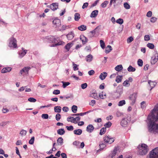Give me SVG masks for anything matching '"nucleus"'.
Returning <instances> with one entry per match:
<instances>
[{
  "label": "nucleus",
  "mask_w": 158,
  "mask_h": 158,
  "mask_svg": "<svg viewBox=\"0 0 158 158\" xmlns=\"http://www.w3.org/2000/svg\"><path fill=\"white\" fill-rule=\"evenodd\" d=\"M122 76H118L116 77L115 81L117 83H119L122 81Z\"/></svg>",
  "instance_id": "obj_32"
},
{
  "label": "nucleus",
  "mask_w": 158,
  "mask_h": 158,
  "mask_svg": "<svg viewBox=\"0 0 158 158\" xmlns=\"http://www.w3.org/2000/svg\"><path fill=\"white\" fill-rule=\"evenodd\" d=\"M99 97L100 98L104 99L106 98V94L103 92H102L101 93H100Z\"/></svg>",
  "instance_id": "obj_34"
},
{
  "label": "nucleus",
  "mask_w": 158,
  "mask_h": 158,
  "mask_svg": "<svg viewBox=\"0 0 158 158\" xmlns=\"http://www.w3.org/2000/svg\"><path fill=\"white\" fill-rule=\"evenodd\" d=\"M82 130L81 129H78L75 130L73 131L74 133L77 135H80L82 133Z\"/></svg>",
  "instance_id": "obj_29"
},
{
  "label": "nucleus",
  "mask_w": 158,
  "mask_h": 158,
  "mask_svg": "<svg viewBox=\"0 0 158 158\" xmlns=\"http://www.w3.org/2000/svg\"><path fill=\"white\" fill-rule=\"evenodd\" d=\"M47 7L50 8L52 10L55 11L58 8V3H53L50 6H48Z\"/></svg>",
  "instance_id": "obj_8"
},
{
  "label": "nucleus",
  "mask_w": 158,
  "mask_h": 158,
  "mask_svg": "<svg viewBox=\"0 0 158 158\" xmlns=\"http://www.w3.org/2000/svg\"><path fill=\"white\" fill-rule=\"evenodd\" d=\"M147 119L148 121V131L152 133L158 134V111L156 116L152 113L151 115L148 116Z\"/></svg>",
  "instance_id": "obj_1"
},
{
  "label": "nucleus",
  "mask_w": 158,
  "mask_h": 158,
  "mask_svg": "<svg viewBox=\"0 0 158 158\" xmlns=\"http://www.w3.org/2000/svg\"><path fill=\"white\" fill-rule=\"evenodd\" d=\"M22 49L23 51L19 53V57L20 58H22L27 53V50L24 49L23 48H22Z\"/></svg>",
  "instance_id": "obj_14"
},
{
  "label": "nucleus",
  "mask_w": 158,
  "mask_h": 158,
  "mask_svg": "<svg viewBox=\"0 0 158 158\" xmlns=\"http://www.w3.org/2000/svg\"><path fill=\"white\" fill-rule=\"evenodd\" d=\"M158 59V55H157L156 57V56L155 57H152L151 60V63L152 64H154L157 61Z\"/></svg>",
  "instance_id": "obj_24"
},
{
  "label": "nucleus",
  "mask_w": 158,
  "mask_h": 158,
  "mask_svg": "<svg viewBox=\"0 0 158 158\" xmlns=\"http://www.w3.org/2000/svg\"><path fill=\"white\" fill-rule=\"evenodd\" d=\"M106 131V127H103L101 128L100 130L99 134L100 135H102L104 134Z\"/></svg>",
  "instance_id": "obj_38"
},
{
  "label": "nucleus",
  "mask_w": 158,
  "mask_h": 158,
  "mask_svg": "<svg viewBox=\"0 0 158 158\" xmlns=\"http://www.w3.org/2000/svg\"><path fill=\"white\" fill-rule=\"evenodd\" d=\"M138 153L140 155H145L148 151L147 145L144 143L139 145L138 147Z\"/></svg>",
  "instance_id": "obj_2"
},
{
  "label": "nucleus",
  "mask_w": 158,
  "mask_h": 158,
  "mask_svg": "<svg viewBox=\"0 0 158 158\" xmlns=\"http://www.w3.org/2000/svg\"><path fill=\"white\" fill-rule=\"evenodd\" d=\"M137 97V94L135 93H134L130 96L129 97V98L132 101L131 102V104L133 105L135 104Z\"/></svg>",
  "instance_id": "obj_7"
},
{
  "label": "nucleus",
  "mask_w": 158,
  "mask_h": 158,
  "mask_svg": "<svg viewBox=\"0 0 158 158\" xmlns=\"http://www.w3.org/2000/svg\"><path fill=\"white\" fill-rule=\"evenodd\" d=\"M61 107L59 106H56L54 107V111L55 112L59 113L60 112Z\"/></svg>",
  "instance_id": "obj_25"
},
{
  "label": "nucleus",
  "mask_w": 158,
  "mask_h": 158,
  "mask_svg": "<svg viewBox=\"0 0 158 158\" xmlns=\"http://www.w3.org/2000/svg\"><path fill=\"white\" fill-rule=\"evenodd\" d=\"M80 15L78 13H75L74 15V19L76 21H78L80 18Z\"/></svg>",
  "instance_id": "obj_36"
},
{
  "label": "nucleus",
  "mask_w": 158,
  "mask_h": 158,
  "mask_svg": "<svg viewBox=\"0 0 158 158\" xmlns=\"http://www.w3.org/2000/svg\"><path fill=\"white\" fill-rule=\"evenodd\" d=\"M74 34L73 31H71L69 32L67 35V37L68 40H71L74 37Z\"/></svg>",
  "instance_id": "obj_15"
},
{
  "label": "nucleus",
  "mask_w": 158,
  "mask_h": 158,
  "mask_svg": "<svg viewBox=\"0 0 158 158\" xmlns=\"http://www.w3.org/2000/svg\"><path fill=\"white\" fill-rule=\"evenodd\" d=\"M27 133V131L26 130L22 129L21 130L20 134L22 136H25Z\"/></svg>",
  "instance_id": "obj_43"
},
{
  "label": "nucleus",
  "mask_w": 158,
  "mask_h": 158,
  "mask_svg": "<svg viewBox=\"0 0 158 158\" xmlns=\"http://www.w3.org/2000/svg\"><path fill=\"white\" fill-rule=\"evenodd\" d=\"M78 29L81 31H84L86 29V27L85 25H81L78 27Z\"/></svg>",
  "instance_id": "obj_35"
},
{
  "label": "nucleus",
  "mask_w": 158,
  "mask_h": 158,
  "mask_svg": "<svg viewBox=\"0 0 158 158\" xmlns=\"http://www.w3.org/2000/svg\"><path fill=\"white\" fill-rule=\"evenodd\" d=\"M109 2L108 1H105L101 4V6L102 8H105L108 4Z\"/></svg>",
  "instance_id": "obj_45"
},
{
  "label": "nucleus",
  "mask_w": 158,
  "mask_h": 158,
  "mask_svg": "<svg viewBox=\"0 0 158 158\" xmlns=\"http://www.w3.org/2000/svg\"><path fill=\"white\" fill-rule=\"evenodd\" d=\"M58 145H62L63 143V139L61 137H59L57 140Z\"/></svg>",
  "instance_id": "obj_27"
},
{
  "label": "nucleus",
  "mask_w": 158,
  "mask_h": 158,
  "mask_svg": "<svg viewBox=\"0 0 158 158\" xmlns=\"http://www.w3.org/2000/svg\"><path fill=\"white\" fill-rule=\"evenodd\" d=\"M31 68L29 67H25L20 70V73L21 75H24V73L28 74V71Z\"/></svg>",
  "instance_id": "obj_9"
},
{
  "label": "nucleus",
  "mask_w": 158,
  "mask_h": 158,
  "mask_svg": "<svg viewBox=\"0 0 158 158\" xmlns=\"http://www.w3.org/2000/svg\"><path fill=\"white\" fill-rule=\"evenodd\" d=\"M147 46L151 49H153L154 48V45L152 43H148L147 44Z\"/></svg>",
  "instance_id": "obj_46"
},
{
  "label": "nucleus",
  "mask_w": 158,
  "mask_h": 158,
  "mask_svg": "<svg viewBox=\"0 0 158 158\" xmlns=\"http://www.w3.org/2000/svg\"><path fill=\"white\" fill-rule=\"evenodd\" d=\"M63 84L62 86L64 88H65L67 86L70 84V83L69 82H64L62 81L61 82Z\"/></svg>",
  "instance_id": "obj_39"
},
{
  "label": "nucleus",
  "mask_w": 158,
  "mask_h": 158,
  "mask_svg": "<svg viewBox=\"0 0 158 158\" xmlns=\"http://www.w3.org/2000/svg\"><path fill=\"white\" fill-rule=\"evenodd\" d=\"M123 6L124 7L127 9H128L130 8V5L127 2L124 3L123 4Z\"/></svg>",
  "instance_id": "obj_48"
},
{
  "label": "nucleus",
  "mask_w": 158,
  "mask_h": 158,
  "mask_svg": "<svg viewBox=\"0 0 158 158\" xmlns=\"http://www.w3.org/2000/svg\"><path fill=\"white\" fill-rule=\"evenodd\" d=\"M127 120L125 119H123L121 122V125L123 127H126L127 124Z\"/></svg>",
  "instance_id": "obj_22"
},
{
  "label": "nucleus",
  "mask_w": 158,
  "mask_h": 158,
  "mask_svg": "<svg viewBox=\"0 0 158 158\" xmlns=\"http://www.w3.org/2000/svg\"><path fill=\"white\" fill-rule=\"evenodd\" d=\"M12 69L11 68L9 67H5L2 69L1 71V72L2 73H6L11 71Z\"/></svg>",
  "instance_id": "obj_17"
},
{
  "label": "nucleus",
  "mask_w": 158,
  "mask_h": 158,
  "mask_svg": "<svg viewBox=\"0 0 158 158\" xmlns=\"http://www.w3.org/2000/svg\"><path fill=\"white\" fill-rule=\"evenodd\" d=\"M80 39L82 41V44H85L86 42L88 41L87 38L84 35L81 36Z\"/></svg>",
  "instance_id": "obj_21"
},
{
  "label": "nucleus",
  "mask_w": 158,
  "mask_h": 158,
  "mask_svg": "<svg viewBox=\"0 0 158 158\" xmlns=\"http://www.w3.org/2000/svg\"><path fill=\"white\" fill-rule=\"evenodd\" d=\"M125 101L124 100H122L119 102L118 103V105L119 106H122L125 104Z\"/></svg>",
  "instance_id": "obj_47"
},
{
  "label": "nucleus",
  "mask_w": 158,
  "mask_h": 158,
  "mask_svg": "<svg viewBox=\"0 0 158 158\" xmlns=\"http://www.w3.org/2000/svg\"><path fill=\"white\" fill-rule=\"evenodd\" d=\"M67 120L68 122H70L74 123H77L76 118H74L73 117H68L67 118Z\"/></svg>",
  "instance_id": "obj_13"
},
{
  "label": "nucleus",
  "mask_w": 158,
  "mask_h": 158,
  "mask_svg": "<svg viewBox=\"0 0 158 158\" xmlns=\"http://www.w3.org/2000/svg\"><path fill=\"white\" fill-rule=\"evenodd\" d=\"M58 38H56L55 37H54L53 40H52V43H55L56 44H53L51 46L52 47H55L58 45H62V43H63V42L61 41H60L59 42V40H58Z\"/></svg>",
  "instance_id": "obj_6"
},
{
  "label": "nucleus",
  "mask_w": 158,
  "mask_h": 158,
  "mask_svg": "<svg viewBox=\"0 0 158 158\" xmlns=\"http://www.w3.org/2000/svg\"><path fill=\"white\" fill-rule=\"evenodd\" d=\"M72 110L74 113H76L77 111V107L76 106L73 105L72 107Z\"/></svg>",
  "instance_id": "obj_40"
},
{
  "label": "nucleus",
  "mask_w": 158,
  "mask_h": 158,
  "mask_svg": "<svg viewBox=\"0 0 158 158\" xmlns=\"http://www.w3.org/2000/svg\"><path fill=\"white\" fill-rule=\"evenodd\" d=\"M116 22L120 24H122L123 23V19L119 18L116 20Z\"/></svg>",
  "instance_id": "obj_49"
},
{
  "label": "nucleus",
  "mask_w": 158,
  "mask_h": 158,
  "mask_svg": "<svg viewBox=\"0 0 158 158\" xmlns=\"http://www.w3.org/2000/svg\"><path fill=\"white\" fill-rule=\"evenodd\" d=\"M66 128L69 131H72L73 130V127L72 126H66Z\"/></svg>",
  "instance_id": "obj_55"
},
{
  "label": "nucleus",
  "mask_w": 158,
  "mask_h": 158,
  "mask_svg": "<svg viewBox=\"0 0 158 158\" xmlns=\"http://www.w3.org/2000/svg\"><path fill=\"white\" fill-rule=\"evenodd\" d=\"M115 139L114 137H111L109 135L103 137V140L105 142L110 144L113 143L114 142Z\"/></svg>",
  "instance_id": "obj_5"
},
{
  "label": "nucleus",
  "mask_w": 158,
  "mask_h": 158,
  "mask_svg": "<svg viewBox=\"0 0 158 158\" xmlns=\"http://www.w3.org/2000/svg\"><path fill=\"white\" fill-rule=\"evenodd\" d=\"M123 69V67L121 64L117 65L115 68V69L117 71H120Z\"/></svg>",
  "instance_id": "obj_30"
},
{
  "label": "nucleus",
  "mask_w": 158,
  "mask_h": 158,
  "mask_svg": "<svg viewBox=\"0 0 158 158\" xmlns=\"http://www.w3.org/2000/svg\"><path fill=\"white\" fill-rule=\"evenodd\" d=\"M35 140V137L32 136L31 137V139L29 141V143L30 144H33Z\"/></svg>",
  "instance_id": "obj_50"
},
{
  "label": "nucleus",
  "mask_w": 158,
  "mask_h": 158,
  "mask_svg": "<svg viewBox=\"0 0 158 158\" xmlns=\"http://www.w3.org/2000/svg\"><path fill=\"white\" fill-rule=\"evenodd\" d=\"M137 63L138 65L140 67L142 66L143 64V62L142 60L141 59H139L138 60Z\"/></svg>",
  "instance_id": "obj_51"
},
{
  "label": "nucleus",
  "mask_w": 158,
  "mask_h": 158,
  "mask_svg": "<svg viewBox=\"0 0 158 158\" xmlns=\"http://www.w3.org/2000/svg\"><path fill=\"white\" fill-rule=\"evenodd\" d=\"M57 132L58 134L62 135L64 134L65 131L64 129L61 128L57 130Z\"/></svg>",
  "instance_id": "obj_31"
},
{
  "label": "nucleus",
  "mask_w": 158,
  "mask_h": 158,
  "mask_svg": "<svg viewBox=\"0 0 158 158\" xmlns=\"http://www.w3.org/2000/svg\"><path fill=\"white\" fill-rule=\"evenodd\" d=\"M123 91V89L122 86H118L117 87V90L114 92V93H117L120 95L121 94H122Z\"/></svg>",
  "instance_id": "obj_16"
},
{
  "label": "nucleus",
  "mask_w": 158,
  "mask_h": 158,
  "mask_svg": "<svg viewBox=\"0 0 158 158\" xmlns=\"http://www.w3.org/2000/svg\"><path fill=\"white\" fill-rule=\"evenodd\" d=\"M141 107L142 109H143L145 107V102L143 101L141 103Z\"/></svg>",
  "instance_id": "obj_63"
},
{
  "label": "nucleus",
  "mask_w": 158,
  "mask_h": 158,
  "mask_svg": "<svg viewBox=\"0 0 158 158\" xmlns=\"http://www.w3.org/2000/svg\"><path fill=\"white\" fill-rule=\"evenodd\" d=\"M150 158H158V148H156L150 152Z\"/></svg>",
  "instance_id": "obj_3"
},
{
  "label": "nucleus",
  "mask_w": 158,
  "mask_h": 158,
  "mask_svg": "<svg viewBox=\"0 0 158 158\" xmlns=\"http://www.w3.org/2000/svg\"><path fill=\"white\" fill-rule=\"evenodd\" d=\"M61 118V115L60 114L57 113L56 116V119L57 121H59L60 120Z\"/></svg>",
  "instance_id": "obj_59"
},
{
  "label": "nucleus",
  "mask_w": 158,
  "mask_h": 158,
  "mask_svg": "<svg viewBox=\"0 0 158 158\" xmlns=\"http://www.w3.org/2000/svg\"><path fill=\"white\" fill-rule=\"evenodd\" d=\"M150 36L147 35H145L144 37V40L145 41H148L150 40Z\"/></svg>",
  "instance_id": "obj_64"
},
{
  "label": "nucleus",
  "mask_w": 158,
  "mask_h": 158,
  "mask_svg": "<svg viewBox=\"0 0 158 158\" xmlns=\"http://www.w3.org/2000/svg\"><path fill=\"white\" fill-rule=\"evenodd\" d=\"M28 101L30 102H34L36 101V100L33 98L31 97L28 99Z\"/></svg>",
  "instance_id": "obj_54"
},
{
  "label": "nucleus",
  "mask_w": 158,
  "mask_h": 158,
  "mask_svg": "<svg viewBox=\"0 0 158 158\" xmlns=\"http://www.w3.org/2000/svg\"><path fill=\"white\" fill-rule=\"evenodd\" d=\"M148 83L149 84L151 87V90L154 87L156 84V82L155 81H152L151 80H149L148 81Z\"/></svg>",
  "instance_id": "obj_19"
},
{
  "label": "nucleus",
  "mask_w": 158,
  "mask_h": 158,
  "mask_svg": "<svg viewBox=\"0 0 158 158\" xmlns=\"http://www.w3.org/2000/svg\"><path fill=\"white\" fill-rule=\"evenodd\" d=\"M100 43L101 47L103 49L104 48H105V44L104 41L102 40H101L100 41Z\"/></svg>",
  "instance_id": "obj_52"
},
{
  "label": "nucleus",
  "mask_w": 158,
  "mask_h": 158,
  "mask_svg": "<svg viewBox=\"0 0 158 158\" xmlns=\"http://www.w3.org/2000/svg\"><path fill=\"white\" fill-rule=\"evenodd\" d=\"M9 46L10 47L14 48H17V40L15 38L12 37L9 39Z\"/></svg>",
  "instance_id": "obj_4"
},
{
  "label": "nucleus",
  "mask_w": 158,
  "mask_h": 158,
  "mask_svg": "<svg viewBox=\"0 0 158 158\" xmlns=\"http://www.w3.org/2000/svg\"><path fill=\"white\" fill-rule=\"evenodd\" d=\"M52 23L56 27H59L61 25L60 21L59 19H55L53 20Z\"/></svg>",
  "instance_id": "obj_10"
},
{
  "label": "nucleus",
  "mask_w": 158,
  "mask_h": 158,
  "mask_svg": "<svg viewBox=\"0 0 158 158\" xmlns=\"http://www.w3.org/2000/svg\"><path fill=\"white\" fill-rule=\"evenodd\" d=\"M112 50V48L111 46L110 45H108L106 48L105 49V52L106 54L108 53Z\"/></svg>",
  "instance_id": "obj_28"
},
{
  "label": "nucleus",
  "mask_w": 158,
  "mask_h": 158,
  "mask_svg": "<svg viewBox=\"0 0 158 158\" xmlns=\"http://www.w3.org/2000/svg\"><path fill=\"white\" fill-rule=\"evenodd\" d=\"M94 129V127L92 125L89 124L86 127V130L89 133L92 132Z\"/></svg>",
  "instance_id": "obj_11"
},
{
  "label": "nucleus",
  "mask_w": 158,
  "mask_h": 158,
  "mask_svg": "<svg viewBox=\"0 0 158 158\" xmlns=\"http://www.w3.org/2000/svg\"><path fill=\"white\" fill-rule=\"evenodd\" d=\"M117 151V148L115 147L113 150L111 152V153L109 155V158H113V157L115 156L116 154Z\"/></svg>",
  "instance_id": "obj_12"
},
{
  "label": "nucleus",
  "mask_w": 158,
  "mask_h": 158,
  "mask_svg": "<svg viewBox=\"0 0 158 158\" xmlns=\"http://www.w3.org/2000/svg\"><path fill=\"white\" fill-rule=\"evenodd\" d=\"M112 125V123L110 121L108 122L107 123H105L104 125V126L105 127L109 128L111 127Z\"/></svg>",
  "instance_id": "obj_44"
},
{
  "label": "nucleus",
  "mask_w": 158,
  "mask_h": 158,
  "mask_svg": "<svg viewBox=\"0 0 158 158\" xmlns=\"http://www.w3.org/2000/svg\"><path fill=\"white\" fill-rule=\"evenodd\" d=\"M95 29H94V30L91 31L89 33V37H92L94 36V35L95 34Z\"/></svg>",
  "instance_id": "obj_41"
},
{
  "label": "nucleus",
  "mask_w": 158,
  "mask_h": 158,
  "mask_svg": "<svg viewBox=\"0 0 158 158\" xmlns=\"http://www.w3.org/2000/svg\"><path fill=\"white\" fill-rule=\"evenodd\" d=\"M56 150V149L55 147H53L52 149L50 150L48 152H47V154H52V151H55Z\"/></svg>",
  "instance_id": "obj_58"
},
{
  "label": "nucleus",
  "mask_w": 158,
  "mask_h": 158,
  "mask_svg": "<svg viewBox=\"0 0 158 158\" xmlns=\"http://www.w3.org/2000/svg\"><path fill=\"white\" fill-rule=\"evenodd\" d=\"M98 10H95L93 11L91 13L90 17L91 18H95L98 15Z\"/></svg>",
  "instance_id": "obj_18"
},
{
  "label": "nucleus",
  "mask_w": 158,
  "mask_h": 158,
  "mask_svg": "<svg viewBox=\"0 0 158 158\" xmlns=\"http://www.w3.org/2000/svg\"><path fill=\"white\" fill-rule=\"evenodd\" d=\"M60 93V90L58 89L55 90L53 92V94L55 95H57Z\"/></svg>",
  "instance_id": "obj_60"
},
{
  "label": "nucleus",
  "mask_w": 158,
  "mask_h": 158,
  "mask_svg": "<svg viewBox=\"0 0 158 158\" xmlns=\"http://www.w3.org/2000/svg\"><path fill=\"white\" fill-rule=\"evenodd\" d=\"M93 56L91 54L88 55L86 57V60L87 62H90L91 61L93 60Z\"/></svg>",
  "instance_id": "obj_23"
},
{
  "label": "nucleus",
  "mask_w": 158,
  "mask_h": 158,
  "mask_svg": "<svg viewBox=\"0 0 158 158\" xmlns=\"http://www.w3.org/2000/svg\"><path fill=\"white\" fill-rule=\"evenodd\" d=\"M133 40V38L132 36L128 37L127 40V42L128 43H130Z\"/></svg>",
  "instance_id": "obj_56"
},
{
  "label": "nucleus",
  "mask_w": 158,
  "mask_h": 158,
  "mask_svg": "<svg viewBox=\"0 0 158 158\" xmlns=\"http://www.w3.org/2000/svg\"><path fill=\"white\" fill-rule=\"evenodd\" d=\"M99 146L100 149L98 150L97 151L98 152H99L101 151V150H102L103 148H105L106 146L105 144L101 142L99 144Z\"/></svg>",
  "instance_id": "obj_33"
},
{
  "label": "nucleus",
  "mask_w": 158,
  "mask_h": 158,
  "mask_svg": "<svg viewBox=\"0 0 158 158\" xmlns=\"http://www.w3.org/2000/svg\"><path fill=\"white\" fill-rule=\"evenodd\" d=\"M73 45V44L71 43H68L65 46V48L67 50V51H69L70 48Z\"/></svg>",
  "instance_id": "obj_26"
},
{
  "label": "nucleus",
  "mask_w": 158,
  "mask_h": 158,
  "mask_svg": "<svg viewBox=\"0 0 158 158\" xmlns=\"http://www.w3.org/2000/svg\"><path fill=\"white\" fill-rule=\"evenodd\" d=\"M73 69L74 71H76L78 70L79 68L78 67H77L78 65L74 64V63L73 62Z\"/></svg>",
  "instance_id": "obj_57"
},
{
  "label": "nucleus",
  "mask_w": 158,
  "mask_h": 158,
  "mask_svg": "<svg viewBox=\"0 0 158 158\" xmlns=\"http://www.w3.org/2000/svg\"><path fill=\"white\" fill-rule=\"evenodd\" d=\"M156 111H158V104L155 106L154 108L152 110V113H153V112H155Z\"/></svg>",
  "instance_id": "obj_61"
},
{
  "label": "nucleus",
  "mask_w": 158,
  "mask_h": 158,
  "mask_svg": "<svg viewBox=\"0 0 158 158\" xmlns=\"http://www.w3.org/2000/svg\"><path fill=\"white\" fill-rule=\"evenodd\" d=\"M80 142L78 141H75L73 142V144L76 146L77 148H80L79 144Z\"/></svg>",
  "instance_id": "obj_42"
},
{
  "label": "nucleus",
  "mask_w": 158,
  "mask_h": 158,
  "mask_svg": "<svg viewBox=\"0 0 158 158\" xmlns=\"http://www.w3.org/2000/svg\"><path fill=\"white\" fill-rule=\"evenodd\" d=\"M87 86V84L86 83H84L81 85V87L82 89H85Z\"/></svg>",
  "instance_id": "obj_62"
},
{
  "label": "nucleus",
  "mask_w": 158,
  "mask_h": 158,
  "mask_svg": "<svg viewBox=\"0 0 158 158\" xmlns=\"http://www.w3.org/2000/svg\"><path fill=\"white\" fill-rule=\"evenodd\" d=\"M41 117L43 119H47L48 118V115L47 114H44L42 115Z\"/></svg>",
  "instance_id": "obj_53"
},
{
  "label": "nucleus",
  "mask_w": 158,
  "mask_h": 158,
  "mask_svg": "<svg viewBox=\"0 0 158 158\" xmlns=\"http://www.w3.org/2000/svg\"><path fill=\"white\" fill-rule=\"evenodd\" d=\"M107 73L106 72H103L101 73L100 76L99 78L102 80H104L107 76Z\"/></svg>",
  "instance_id": "obj_20"
},
{
  "label": "nucleus",
  "mask_w": 158,
  "mask_h": 158,
  "mask_svg": "<svg viewBox=\"0 0 158 158\" xmlns=\"http://www.w3.org/2000/svg\"><path fill=\"white\" fill-rule=\"evenodd\" d=\"M135 69L131 65H130L127 68V70L130 72H133L135 71Z\"/></svg>",
  "instance_id": "obj_37"
}]
</instances>
